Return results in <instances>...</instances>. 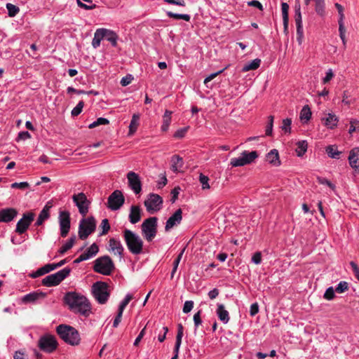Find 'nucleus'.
Instances as JSON below:
<instances>
[{"mask_svg":"<svg viewBox=\"0 0 359 359\" xmlns=\"http://www.w3.org/2000/svg\"><path fill=\"white\" fill-rule=\"evenodd\" d=\"M14 359H29L27 355L22 351H15Z\"/></svg>","mask_w":359,"mask_h":359,"instance_id":"774afa93","label":"nucleus"},{"mask_svg":"<svg viewBox=\"0 0 359 359\" xmlns=\"http://www.w3.org/2000/svg\"><path fill=\"white\" fill-rule=\"evenodd\" d=\"M311 117V111L310 108L306 105L304 106L300 112V119L303 121L307 122Z\"/></svg>","mask_w":359,"mask_h":359,"instance_id":"a19ab883","label":"nucleus"},{"mask_svg":"<svg viewBox=\"0 0 359 359\" xmlns=\"http://www.w3.org/2000/svg\"><path fill=\"white\" fill-rule=\"evenodd\" d=\"M166 15L175 20H183L186 22H189L191 19V16L188 14H178L171 11H166Z\"/></svg>","mask_w":359,"mask_h":359,"instance_id":"4c0bfd02","label":"nucleus"},{"mask_svg":"<svg viewBox=\"0 0 359 359\" xmlns=\"http://www.w3.org/2000/svg\"><path fill=\"white\" fill-rule=\"evenodd\" d=\"M266 161L273 166H278L280 165L279 159V154L277 149L271 150L266 156Z\"/></svg>","mask_w":359,"mask_h":359,"instance_id":"5701e85b","label":"nucleus"},{"mask_svg":"<svg viewBox=\"0 0 359 359\" xmlns=\"http://www.w3.org/2000/svg\"><path fill=\"white\" fill-rule=\"evenodd\" d=\"M96 222L93 217H89L81 220L79 228V236L81 239H86L95 229Z\"/></svg>","mask_w":359,"mask_h":359,"instance_id":"6e6552de","label":"nucleus"},{"mask_svg":"<svg viewBox=\"0 0 359 359\" xmlns=\"http://www.w3.org/2000/svg\"><path fill=\"white\" fill-rule=\"evenodd\" d=\"M171 166L170 168L173 172H180L183 170L184 160L179 155H173L170 159Z\"/></svg>","mask_w":359,"mask_h":359,"instance_id":"412c9836","label":"nucleus"},{"mask_svg":"<svg viewBox=\"0 0 359 359\" xmlns=\"http://www.w3.org/2000/svg\"><path fill=\"white\" fill-rule=\"evenodd\" d=\"M38 346L43 351L52 353L57 348V341L53 335L47 334L39 338Z\"/></svg>","mask_w":359,"mask_h":359,"instance_id":"1a4fd4ad","label":"nucleus"},{"mask_svg":"<svg viewBox=\"0 0 359 359\" xmlns=\"http://www.w3.org/2000/svg\"><path fill=\"white\" fill-rule=\"evenodd\" d=\"M92 292L94 298L101 304H105L109 297L107 284L101 281L96 282L93 285Z\"/></svg>","mask_w":359,"mask_h":359,"instance_id":"423d86ee","label":"nucleus"},{"mask_svg":"<svg viewBox=\"0 0 359 359\" xmlns=\"http://www.w3.org/2000/svg\"><path fill=\"white\" fill-rule=\"evenodd\" d=\"M102 31V28L97 29L94 34V37L92 40V46L94 48H97L100 46V42L104 37V34Z\"/></svg>","mask_w":359,"mask_h":359,"instance_id":"2f4dec72","label":"nucleus"},{"mask_svg":"<svg viewBox=\"0 0 359 359\" xmlns=\"http://www.w3.org/2000/svg\"><path fill=\"white\" fill-rule=\"evenodd\" d=\"M252 262L255 264H259L262 262V254L260 252H256L253 255Z\"/></svg>","mask_w":359,"mask_h":359,"instance_id":"69168bd1","label":"nucleus"},{"mask_svg":"<svg viewBox=\"0 0 359 359\" xmlns=\"http://www.w3.org/2000/svg\"><path fill=\"white\" fill-rule=\"evenodd\" d=\"M56 332L65 343L71 346H77L81 342L79 332L76 329L70 325H59L56 327Z\"/></svg>","mask_w":359,"mask_h":359,"instance_id":"f03ea898","label":"nucleus"},{"mask_svg":"<svg viewBox=\"0 0 359 359\" xmlns=\"http://www.w3.org/2000/svg\"><path fill=\"white\" fill-rule=\"evenodd\" d=\"M34 214L32 212L24 214L22 218L17 223L15 231L20 234L25 233L34 220Z\"/></svg>","mask_w":359,"mask_h":359,"instance_id":"dca6fc26","label":"nucleus"},{"mask_svg":"<svg viewBox=\"0 0 359 359\" xmlns=\"http://www.w3.org/2000/svg\"><path fill=\"white\" fill-rule=\"evenodd\" d=\"M107 250L121 258L123 255L124 248L119 239L111 238L108 243Z\"/></svg>","mask_w":359,"mask_h":359,"instance_id":"f3484780","label":"nucleus"},{"mask_svg":"<svg viewBox=\"0 0 359 359\" xmlns=\"http://www.w3.org/2000/svg\"><path fill=\"white\" fill-rule=\"evenodd\" d=\"M59 224L62 237H66L70 229V215L67 211H60L59 213Z\"/></svg>","mask_w":359,"mask_h":359,"instance_id":"ddd939ff","label":"nucleus"},{"mask_svg":"<svg viewBox=\"0 0 359 359\" xmlns=\"http://www.w3.org/2000/svg\"><path fill=\"white\" fill-rule=\"evenodd\" d=\"M6 8L8 10V15L9 17H15L20 11V9L15 5L8 3L6 4Z\"/></svg>","mask_w":359,"mask_h":359,"instance_id":"a18cd8bd","label":"nucleus"},{"mask_svg":"<svg viewBox=\"0 0 359 359\" xmlns=\"http://www.w3.org/2000/svg\"><path fill=\"white\" fill-rule=\"evenodd\" d=\"M350 266L354 273V275L355 276V278H357V280L359 281V267L358 266V265L356 264L355 262H350Z\"/></svg>","mask_w":359,"mask_h":359,"instance_id":"338daca9","label":"nucleus"},{"mask_svg":"<svg viewBox=\"0 0 359 359\" xmlns=\"http://www.w3.org/2000/svg\"><path fill=\"white\" fill-rule=\"evenodd\" d=\"M334 292H336L335 289H334L333 287H329L325 290L323 297L327 300H332L335 297Z\"/></svg>","mask_w":359,"mask_h":359,"instance_id":"603ef678","label":"nucleus"},{"mask_svg":"<svg viewBox=\"0 0 359 359\" xmlns=\"http://www.w3.org/2000/svg\"><path fill=\"white\" fill-rule=\"evenodd\" d=\"M294 20L297 27V41L299 45H301L304 39V29L302 26V13L299 4L295 6Z\"/></svg>","mask_w":359,"mask_h":359,"instance_id":"4468645a","label":"nucleus"},{"mask_svg":"<svg viewBox=\"0 0 359 359\" xmlns=\"http://www.w3.org/2000/svg\"><path fill=\"white\" fill-rule=\"evenodd\" d=\"M133 299V296L130 294H127L125 297V298L122 300V302L120 303L118 306V310L123 312L125 308L128 304L130 301Z\"/></svg>","mask_w":359,"mask_h":359,"instance_id":"3c124183","label":"nucleus"},{"mask_svg":"<svg viewBox=\"0 0 359 359\" xmlns=\"http://www.w3.org/2000/svg\"><path fill=\"white\" fill-rule=\"evenodd\" d=\"M71 269L68 267L46 276L42 280V284L46 287H52L59 285L66 277L69 275Z\"/></svg>","mask_w":359,"mask_h":359,"instance_id":"0eeeda50","label":"nucleus"},{"mask_svg":"<svg viewBox=\"0 0 359 359\" xmlns=\"http://www.w3.org/2000/svg\"><path fill=\"white\" fill-rule=\"evenodd\" d=\"M114 268V265L111 259L107 256H102L95 261L93 270L102 275H109Z\"/></svg>","mask_w":359,"mask_h":359,"instance_id":"39448f33","label":"nucleus"},{"mask_svg":"<svg viewBox=\"0 0 359 359\" xmlns=\"http://www.w3.org/2000/svg\"><path fill=\"white\" fill-rule=\"evenodd\" d=\"M109 121L107 118L100 117V118H98L96 121H93L92 123H90L88 126V128H94L100 125H107V124H109Z\"/></svg>","mask_w":359,"mask_h":359,"instance_id":"09e8293b","label":"nucleus"},{"mask_svg":"<svg viewBox=\"0 0 359 359\" xmlns=\"http://www.w3.org/2000/svg\"><path fill=\"white\" fill-rule=\"evenodd\" d=\"M354 132H359V121L357 119H351L350 121L348 133L352 134Z\"/></svg>","mask_w":359,"mask_h":359,"instance_id":"8fccbe9b","label":"nucleus"},{"mask_svg":"<svg viewBox=\"0 0 359 359\" xmlns=\"http://www.w3.org/2000/svg\"><path fill=\"white\" fill-rule=\"evenodd\" d=\"M72 200L79 209V212L83 216H86L88 212L90 201L83 192L74 194Z\"/></svg>","mask_w":359,"mask_h":359,"instance_id":"9b49d317","label":"nucleus"},{"mask_svg":"<svg viewBox=\"0 0 359 359\" xmlns=\"http://www.w3.org/2000/svg\"><path fill=\"white\" fill-rule=\"evenodd\" d=\"M349 284L346 281H340L335 287V292L339 294L344 293L348 290Z\"/></svg>","mask_w":359,"mask_h":359,"instance_id":"37998d69","label":"nucleus"},{"mask_svg":"<svg viewBox=\"0 0 359 359\" xmlns=\"http://www.w3.org/2000/svg\"><path fill=\"white\" fill-rule=\"evenodd\" d=\"M13 189H25L29 187V184L27 182H14L11 185Z\"/></svg>","mask_w":359,"mask_h":359,"instance_id":"13d9d810","label":"nucleus"},{"mask_svg":"<svg viewBox=\"0 0 359 359\" xmlns=\"http://www.w3.org/2000/svg\"><path fill=\"white\" fill-rule=\"evenodd\" d=\"M127 179L129 187L135 194H138L142 191V183L140 176L133 171H130L127 174Z\"/></svg>","mask_w":359,"mask_h":359,"instance_id":"2eb2a0df","label":"nucleus"},{"mask_svg":"<svg viewBox=\"0 0 359 359\" xmlns=\"http://www.w3.org/2000/svg\"><path fill=\"white\" fill-rule=\"evenodd\" d=\"M102 32H103V34H104V37L108 41L111 43L112 46H116L118 39L117 34L114 31L105 28H102Z\"/></svg>","mask_w":359,"mask_h":359,"instance_id":"cd10ccee","label":"nucleus"},{"mask_svg":"<svg viewBox=\"0 0 359 359\" xmlns=\"http://www.w3.org/2000/svg\"><path fill=\"white\" fill-rule=\"evenodd\" d=\"M75 240H76V237L75 236H72L71 237L65 244L62 245V246L60 248L59 250V253L62 255L64 253H65L67 250H69V249H71L74 244V242H75Z\"/></svg>","mask_w":359,"mask_h":359,"instance_id":"58836bf2","label":"nucleus"},{"mask_svg":"<svg viewBox=\"0 0 359 359\" xmlns=\"http://www.w3.org/2000/svg\"><path fill=\"white\" fill-rule=\"evenodd\" d=\"M334 76V74L333 73V71L332 69H329L326 73L325 76L322 79V83L323 84H326L329 83Z\"/></svg>","mask_w":359,"mask_h":359,"instance_id":"6e6d98bb","label":"nucleus"},{"mask_svg":"<svg viewBox=\"0 0 359 359\" xmlns=\"http://www.w3.org/2000/svg\"><path fill=\"white\" fill-rule=\"evenodd\" d=\"M180 188L179 187H175L172 191H171V195H172V198H171V202L173 203L175 202V201L178 198V195L180 194Z\"/></svg>","mask_w":359,"mask_h":359,"instance_id":"0e129e2a","label":"nucleus"},{"mask_svg":"<svg viewBox=\"0 0 359 359\" xmlns=\"http://www.w3.org/2000/svg\"><path fill=\"white\" fill-rule=\"evenodd\" d=\"M209 177L202 173L199 175V182L201 184L202 189H209L210 188V186L209 184Z\"/></svg>","mask_w":359,"mask_h":359,"instance_id":"de8ad7c7","label":"nucleus"},{"mask_svg":"<svg viewBox=\"0 0 359 359\" xmlns=\"http://www.w3.org/2000/svg\"><path fill=\"white\" fill-rule=\"evenodd\" d=\"M140 115L139 114H134L133 115L132 119L129 125V135H133L137 130V128L140 125Z\"/></svg>","mask_w":359,"mask_h":359,"instance_id":"c85d7f7f","label":"nucleus"},{"mask_svg":"<svg viewBox=\"0 0 359 359\" xmlns=\"http://www.w3.org/2000/svg\"><path fill=\"white\" fill-rule=\"evenodd\" d=\"M217 315L219 319L224 323L226 324L229 321V313L224 308V306L222 304L217 305L216 311Z\"/></svg>","mask_w":359,"mask_h":359,"instance_id":"b1692460","label":"nucleus"},{"mask_svg":"<svg viewBox=\"0 0 359 359\" xmlns=\"http://www.w3.org/2000/svg\"><path fill=\"white\" fill-rule=\"evenodd\" d=\"M201 311H198L197 313H196L194 316V326H195V331L197 330L198 327L201 325L202 320L201 318Z\"/></svg>","mask_w":359,"mask_h":359,"instance_id":"bf43d9fd","label":"nucleus"},{"mask_svg":"<svg viewBox=\"0 0 359 359\" xmlns=\"http://www.w3.org/2000/svg\"><path fill=\"white\" fill-rule=\"evenodd\" d=\"M182 211L181 209L177 210L175 213L170 216L165 223V231H170L175 226L179 224L182 219Z\"/></svg>","mask_w":359,"mask_h":359,"instance_id":"a211bd4d","label":"nucleus"},{"mask_svg":"<svg viewBox=\"0 0 359 359\" xmlns=\"http://www.w3.org/2000/svg\"><path fill=\"white\" fill-rule=\"evenodd\" d=\"M126 245L133 255H140L143 250V241L139 235L129 229H125L123 232Z\"/></svg>","mask_w":359,"mask_h":359,"instance_id":"7ed1b4c3","label":"nucleus"},{"mask_svg":"<svg viewBox=\"0 0 359 359\" xmlns=\"http://www.w3.org/2000/svg\"><path fill=\"white\" fill-rule=\"evenodd\" d=\"M42 295H43L42 293L31 292V293L27 294L25 296H23L22 298V301L24 303L34 302L36 299H38V298L40 296H42Z\"/></svg>","mask_w":359,"mask_h":359,"instance_id":"e433bc0d","label":"nucleus"},{"mask_svg":"<svg viewBox=\"0 0 359 359\" xmlns=\"http://www.w3.org/2000/svg\"><path fill=\"white\" fill-rule=\"evenodd\" d=\"M172 112L171 111L165 110L163 116V123L161 127V129L163 132H166L168 130L172 120Z\"/></svg>","mask_w":359,"mask_h":359,"instance_id":"c756f323","label":"nucleus"},{"mask_svg":"<svg viewBox=\"0 0 359 359\" xmlns=\"http://www.w3.org/2000/svg\"><path fill=\"white\" fill-rule=\"evenodd\" d=\"M17 215V212L13 208H6L0 210V222H9Z\"/></svg>","mask_w":359,"mask_h":359,"instance_id":"4be33fe9","label":"nucleus"},{"mask_svg":"<svg viewBox=\"0 0 359 359\" xmlns=\"http://www.w3.org/2000/svg\"><path fill=\"white\" fill-rule=\"evenodd\" d=\"M326 152L328 156L332 158H339V156L340 155V152L334 146L332 145L328 146L326 148Z\"/></svg>","mask_w":359,"mask_h":359,"instance_id":"79ce46f5","label":"nucleus"},{"mask_svg":"<svg viewBox=\"0 0 359 359\" xmlns=\"http://www.w3.org/2000/svg\"><path fill=\"white\" fill-rule=\"evenodd\" d=\"M261 64V60L256 58L251 62L246 63L242 68V72H246L250 70H255L258 69Z\"/></svg>","mask_w":359,"mask_h":359,"instance_id":"72a5a7b5","label":"nucleus"},{"mask_svg":"<svg viewBox=\"0 0 359 359\" xmlns=\"http://www.w3.org/2000/svg\"><path fill=\"white\" fill-rule=\"evenodd\" d=\"M50 206H48V205H46L42 210L40 212L39 215L36 219V222L35 223L36 226H41L43 222L49 218L50 217Z\"/></svg>","mask_w":359,"mask_h":359,"instance_id":"a878e982","label":"nucleus"},{"mask_svg":"<svg viewBox=\"0 0 359 359\" xmlns=\"http://www.w3.org/2000/svg\"><path fill=\"white\" fill-rule=\"evenodd\" d=\"M141 219V210L140 207L132 205L129 214V220L132 224L137 223Z\"/></svg>","mask_w":359,"mask_h":359,"instance_id":"393cba45","label":"nucleus"},{"mask_svg":"<svg viewBox=\"0 0 359 359\" xmlns=\"http://www.w3.org/2000/svg\"><path fill=\"white\" fill-rule=\"evenodd\" d=\"M230 165L232 167H241L246 165V163H245L243 158L240 155V156L237 158H232L230 161Z\"/></svg>","mask_w":359,"mask_h":359,"instance_id":"49530a36","label":"nucleus"},{"mask_svg":"<svg viewBox=\"0 0 359 359\" xmlns=\"http://www.w3.org/2000/svg\"><path fill=\"white\" fill-rule=\"evenodd\" d=\"M125 198L122 192L115 190L108 198V208L111 210H118L124 203Z\"/></svg>","mask_w":359,"mask_h":359,"instance_id":"f8f14e48","label":"nucleus"},{"mask_svg":"<svg viewBox=\"0 0 359 359\" xmlns=\"http://www.w3.org/2000/svg\"><path fill=\"white\" fill-rule=\"evenodd\" d=\"M194 307V302L193 301H186L184 304V306L182 311L184 313H188L190 312Z\"/></svg>","mask_w":359,"mask_h":359,"instance_id":"052dcab7","label":"nucleus"},{"mask_svg":"<svg viewBox=\"0 0 359 359\" xmlns=\"http://www.w3.org/2000/svg\"><path fill=\"white\" fill-rule=\"evenodd\" d=\"M273 119H274V118L273 116H269V122H268V125L266 128V135H267V136H270L272 135Z\"/></svg>","mask_w":359,"mask_h":359,"instance_id":"4d7b16f0","label":"nucleus"},{"mask_svg":"<svg viewBox=\"0 0 359 359\" xmlns=\"http://www.w3.org/2000/svg\"><path fill=\"white\" fill-rule=\"evenodd\" d=\"M297 147L295 151L297 156L302 157L307 151L308 143L306 140H302L297 142Z\"/></svg>","mask_w":359,"mask_h":359,"instance_id":"f704fd0d","label":"nucleus"},{"mask_svg":"<svg viewBox=\"0 0 359 359\" xmlns=\"http://www.w3.org/2000/svg\"><path fill=\"white\" fill-rule=\"evenodd\" d=\"M315 10L318 15L323 16L325 15V1L316 0L315 1Z\"/></svg>","mask_w":359,"mask_h":359,"instance_id":"ea45409f","label":"nucleus"},{"mask_svg":"<svg viewBox=\"0 0 359 359\" xmlns=\"http://www.w3.org/2000/svg\"><path fill=\"white\" fill-rule=\"evenodd\" d=\"M288 10H289L288 4L287 3H282L281 4V11H282L283 26H284L285 32H286L287 30V26H288Z\"/></svg>","mask_w":359,"mask_h":359,"instance_id":"c9c22d12","label":"nucleus"},{"mask_svg":"<svg viewBox=\"0 0 359 359\" xmlns=\"http://www.w3.org/2000/svg\"><path fill=\"white\" fill-rule=\"evenodd\" d=\"M144 205L147 212L153 214L159 211L162 208L163 198L156 194H150L144 201Z\"/></svg>","mask_w":359,"mask_h":359,"instance_id":"9d476101","label":"nucleus"},{"mask_svg":"<svg viewBox=\"0 0 359 359\" xmlns=\"http://www.w3.org/2000/svg\"><path fill=\"white\" fill-rule=\"evenodd\" d=\"M64 302L69 309L75 313L84 317H88L91 313L90 302L81 294L69 292L65 295Z\"/></svg>","mask_w":359,"mask_h":359,"instance_id":"f257e3e1","label":"nucleus"},{"mask_svg":"<svg viewBox=\"0 0 359 359\" xmlns=\"http://www.w3.org/2000/svg\"><path fill=\"white\" fill-rule=\"evenodd\" d=\"M187 130H188L187 127L180 128L175 133L174 137L178 138V139L184 137L186 133L187 132Z\"/></svg>","mask_w":359,"mask_h":359,"instance_id":"680f3d73","label":"nucleus"},{"mask_svg":"<svg viewBox=\"0 0 359 359\" xmlns=\"http://www.w3.org/2000/svg\"><path fill=\"white\" fill-rule=\"evenodd\" d=\"M53 270H55L53 267V264H48L39 268L32 275V277L37 278L39 276L48 273Z\"/></svg>","mask_w":359,"mask_h":359,"instance_id":"473e14b6","label":"nucleus"},{"mask_svg":"<svg viewBox=\"0 0 359 359\" xmlns=\"http://www.w3.org/2000/svg\"><path fill=\"white\" fill-rule=\"evenodd\" d=\"M226 68L222 69V70H219L215 73H212L211 74H210L208 76H207L205 79H204V84L207 85L208 82H210V81H212L213 79H215L217 76H218L219 74H222L224 70H225Z\"/></svg>","mask_w":359,"mask_h":359,"instance_id":"e2e57ef3","label":"nucleus"},{"mask_svg":"<svg viewBox=\"0 0 359 359\" xmlns=\"http://www.w3.org/2000/svg\"><path fill=\"white\" fill-rule=\"evenodd\" d=\"M99 251V248L96 243L92 244L88 249H86L82 255H83L86 260L90 259L95 257Z\"/></svg>","mask_w":359,"mask_h":359,"instance_id":"7c9ffc66","label":"nucleus"},{"mask_svg":"<svg viewBox=\"0 0 359 359\" xmlns=\"http://www.w3.org/2000/svg\"><path fill=\"white\" fill-rule=\"evenodd\" d=\"M348 161L351 167L359 172V148H353L348 156Z\"/></svg>","mask_w":359,"mask_h":359,"instance_id":"6ab92c4d","label":"nucleus"},{"mask_svg":"<svg viewBox=\"0 0 359 359\" xmlns=\"http://www.w3.org/2000/svg\"><path fill=\"white\" fill-rule=\"evenodd\" d=\"M83 106H84V103L83 101H80L77 104L76 106L72 110V116H76L78 115H79L81 111H82V109L83 108Z\"/></svg>","mask_w":359,"mask_h":359,"instance_id":"5fc2aeb1","label":"nucleus"},{"mask_svg":"<svg viewBox=\"0 0 359 359\" xmlns=\"http://www.w3.org/2000/svg\"><path fill=\"white\" fill-rule=\"evenodd\" d=\"M322 121L327 128L334 129L337 126L339 118L334 114L327 113L322 118Z\"/></svg>","mask_w":359,"mask_h":359,"instance_id":"aec40b11","label":"nucleus"},{"mask_svg":"<svg viewBox=\"0 0 359 359\" xmlns=\"http://www.w3.org/2000/svg\"><path fill=\"white\" fill-rule=\"evenodd\" d=\"M102 232L100 233V236H103L107 233V232L110 229V225L109 224V221L107 219H104L102 220L101 225Z\"/></svg>","mask_w":359,"mask_h":359,"instance_id":"864d4df0","label":"nucleus"},{"mask_svg":"<svg viewBox=\"0 0 359 359\" xmlns=\"http://www.w3.org/2000/svg\"><path fill=\"white\" fill-rule=\"evenodd\" d=\"M157 222V217H151L145 219L141 225L142 235L148 242L151 241L156 235Z\"/></svg>","mask_w":359,"mask_h":359,"instance_id":"20e7f679","label":"nucleus"},{"mask_svg":"<svg viewBox=\"0 0 359 359\" xmlns=\"http://www.w3.org/2000/svg\"><path fill=\"white\" fill-rule=\"evenodd\" d=\"M241 155L243 158V160L246 165L253 163L255 160L259 156L258 153L256 151H243L241 154Z\"/></svg>","mask_w":359,"mask_h":359,"instance_id":"bb28decb","label":"nucleus"},{"mask_svg":"<svg viewBox=\"0 0 359 359\" xmlns=\"http://www.w3.org/2000/svg\"><path fill=\"white\" fill-rule=\"evenodd\" d=\"M291 125L292 119L286 118L283 120L280 128L285 134H290L291 133Z\"/></svg>","mask_w":359,"mask_h":359,"instance_id":"c03bdc74","label":"nucleus"}]
</instances>
